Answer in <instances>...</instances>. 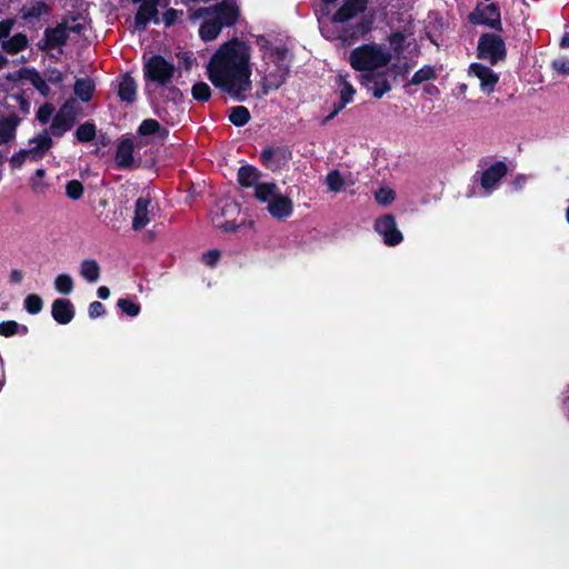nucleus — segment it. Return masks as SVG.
<instances>
[{"label": "nucleus", "instance_id": "16", "mask_svg": "<svg viewBox=\"0 0 569 569\" xmlns=\"http://www.w3.org/2000/svg\"><path fill=\"white\" fill-rule=\"evenodd\" d=\"M325 183L329 191L338 193L345 191L348 187L356 183V178L351 172H341L339 170H331L325 178Z\"/></svg>", "mask_w": 569, "mask_h": 569}, {"label": "nucleus", "instance_id": "3", "mask_svg": "<svg viewBox=\"0 0 569 569\" xmlns=\"http://www.w3.org/2000/svg\"><path fill=\"white\" fill-rule=\"evenodd\" d=\"M367 3L368 0H346L332 17L320 21L321 33L330 40L339 39L343 43L353 42L359 36L370 30L371 22L362 19L352 30L347 28V22L363 12Z\"/></svg>", "mask_w": 569, "mask_h": 569}, {"label": "nucleus", "instance_id": "12", "mask_svg": "<svg viewBox=\"0 0 569 569\" xmlns=\"http://www.w3.org/2000/svg\"><path fill=\"white\" fill-rule=\"evenodd\" d=\"M375 229L382 237L387 246H397L403 239L401 231L398 229L396 219L391 214H385L378 218L375 223Z\"/></svg>", "mask_w": 569, "mask_h": 569}, {"label": "nucleus", "instance_id": "11", "mask_svg": "<svg viewBox=\"0 0 569 569\" xmlns=\"http://www.w3.org/2000/svg\"><path fill=\"white\" fill-rule=\"evenodd\" d=\"M360 82L377 99L391 90V83L385 71L361 73Z\"/></svg>", "mask_w": 569, "mask_h": 569}, {"label": "nucleus", "instance_id": "38", "mask_svg": "<svg viewBox=\"0 0 569 569\" xmlns=\"http://www.w3.org/2000/svg\"><path fill=\"white\" fill-rule=\"evenodd\" d=\"M395 191L390 188L383 187L376 191L375 199L381 206H388L395 200Z\"/></svg>", "mask_w": 569, "mask_h": 569}, {"label": "nucleus", "instance_id": "4", "mask_svg": "<svg viewBox=\"0 0 569 569\" xmlns=\"http://www.w3.org/2000/svg\"><path fill=\"white\" fill-rule=\"evenodd\" d=\"M391 60V49L376 42L361 44L355 48L349 56L350 66L361 73L382 71Z\"/></svg>", "mask_w": 569, "mask_h": 569}, {"label": "nucleus", "instance_id": "64", "mask_svg": "<svg viewBox=\"0 0 569 569\" xmlns=\"http://www.w3.org/2000/svg\"><path fill=\"white\" fill-rule=\"evenodd\" d=\"M466 88H467V87L463 84V86L461 87V90H462V91H466Z\"/></svg>", "mask_w": 569, "mask_h": 569}, {"label": "nucleus", "instance_id": "24", "mask_svg": "<svg viewBox=\"0 0 569 569\" xmlns=\"http://www.w3.org/2000/svg\"><path fill=\"white\" fill-rule=\"evenodd\" d=\"M260 172L251 166L241 167L238 170V181L244 188L257 187L260 184Z\"/></svg>", "mask_w": 569, "mask_h": 569}, {"label": "nucleus", "instance_id": "59", "mask_svg": "<svg viewBox=\"0 0 569 569\" xmlns=\"http://www.w3.org/2000/svg\"><path fill=\"white\" fill-rule=\"evenodd\" d=\"M560 44L562 48H569V32L562 36Z\"/></svg>", "mask_w": 569, "mask_h": 569}, {"label": "nucleus", "instance_id": "20", "mask_svg": "<svg viewBox=\"0 0 569 569\" xmlns=\"http://www.w3.org/2000/svg\"><path fill=\"white\" fill-rule=\"evenodd\" d=\"M199 20H202L199 28V34L204 41L216 39L223 27L213 14H203Z\"/></svg>", "mask_w": 569, "mask_h": 569}, {"label": "nucleus", "instance_id": "55", "mask_svg": "<svg viewBox=\"0 0 569 569\" xmlns=\"http://www.w3.org/2000/svg\"><path fill=\"white\" fill-rule=\"evenodd\" d=\"M64 79L63 73L59 70H50L48 72V81L52 83L61 82Z\"/></svg>", "mask_w": 569, "mask_h": 569}, {"label": "nucleus", "instance_id": "13", "mask_svg": "<svg viewBox=\"0 0 569 569\" xmlns=\"http://www.w3.org/2000/svg\"><path fill=\"white\" fill-rule=\"evenodd\" d=\"M291 159V152L287 147H269L261 152L262 163L272 171L283 169Z\"/></svg>", "mask_w": 569, "mask_h": 569}, {"label": "nucleus", "instance_id": "49", "mask_svg": "<svg viewBox=\"0 0 569 569\" xmlns=\"http://www.w3.org/2000/svg\"><path fill=\"white\" fill-rule=\"evenodd\" d=\"M27 159H30V154L28 152L27 149L24 150H21L20 152L13 154L10 159V163L14 167H21L22 163L27 160Z\"/></svg>", "mask_w": 569, "mask_h": 569}, {"label": "nucleus", "instance_id": "33", "mask_svg": "<svg viewBox=\"0 0 569 569\" xmlns=\"http://www.w3.org/2000/svg\"><path fill=\"white\" fill-rule=\"evenodd\" d=\"M229 120L237 127L244 126L250 120V112L246 107H233L230 110Z\"/></svg>", "mask_w": 569, "mask_h": 569}, {"label": "nucleus", "instance_id": "36", "mask_svg": "<svg viewBox=\"0 0 569 569\" xmlns=\"http://www.w3.org/2000/svg\"><path fill=\"white\" fill-rule=\"evenodd\" d=\"M435 78V70L429 66H425L419 69L413 77L411 78V84H420L423 81L430 80Z\"/></svg>", "mask_w": 569, "mask_h": 569}, {"label": "nucleus", "instance_id": "53", "mask_svg": "<svg viewBox=\"0 0 569 569\" xmlns=\"http://www.w3.org/2000/svg\"><path fill=\"white\" fill-rule=\"evenodd\" d=\"M13 20H4L0 22V40L7 38L13 28Z\"/></svg>", "mask_w": 569, "mask_h": 569}, {"label": "nucleus", "instance_id": "2", "mask_svg": "<svg viewBox=\"0 0 569 569\" xmlns=\"http://www.w3.org/2000/svg\"><path fill=\"white\" fill-rule=\"evenodd\" d=\"M261 62L257 64L256 72L260 77L262 93L267 94L270 90H278L286 82L291 62L289 50L281 46L270 42L263 37L257 39Z\"/></svg>", "mask_w": 569, "mask_h": 569}, {"label": "nucleus", "instance_id": "25", "mask_svg": "<svg viewBox=\"0 0 569 569\" xmlns=\"http://www.w3.org/2000/svg\"><path fill=\"white\" fill-rule=\"evenodd\" d=\"M138 133L143 137L154 136L158 138H164L168 132L157 120L146 119L140 123Z\"/></svg>", "mask_w": 569, "mask_h": 569}, {"label": "nucleus", "instance_id": "51", "mask_svg": "<svg viewBox=\"0 0 569 569\" xmlns=\"http://www.w3.org/2000/svg\"><path fill=\"white\" fill-rule=\"evenodd\" d=\"M390 46L393 51L398 52L400 50L401 43L405 40V37L400 32H396L390 36Z\"/></svg>", "mask_w": 569, "mask_h": 569}, {"label": "nucleus", "instance_id": "17", "mask_svg": "<svg viewBox=\"0 0 569 569\" xmlns=\"http://www.w3.org/2000/svg\"><path fill=\"white\" fill-rule=\"evenodd\" d=\"M52 146V139L47 131L38 134L29 141L27 148L30 159L37 161L41 159Z\"/></svg>", "mask_w": 569, "mask_h": 569}, {"label": "nucleus", "instance_id": "58", "mask_svg": "<svg viewBox=\"0 0 569 569\" xmlns=\"http://www.w3.org/2000/svg\"><path fill=\"white\" fill-rule=\"evenodd\" d=\"M217 227L226 231H232L236 229V226L232 222L218 223Z\"/></svg>", "mask_w": 569, "mask_h": 569}, {"label": "nucleus", "instance_id": "61", "mask_svg": "<svg viewBox=\"0 0 569 569\" xmlns=\"http://www.w3.org/2000/svg\"><path fill=\"white\" fill-rule=\"evenodd\" d=\"M566 218H567V221L569 222V208L567 209Z\"/></svg>", "mask_w": 569, "mask_h": 569}, {"label": "nucleus", "instance_id": "34", "mask_svg": "<svg viewBox=\"0 0 569 569\" xmlns=\"http://www.w3.org/2000/svg\"><path fill=\"white\" fill-rule=\"evenodd\" d=\"M61 24L66 29L67 33H69V32L81 33L87 27V20L81 17L80 18H71V19L64 20Z\"/></svg>", "mask_w": 569, "mask_h": 569}, {"label": "nucleus", "instance_id": "7", "mask_svg": "<svg viewBox=\"0 0 569 569\" xmlns=\"http://www.w3.org/2000/svg\"><path fill=\"white\" fill-rule=\"evenodd\" d=\"M144 76L158 86H168L173 78L176 68L160 56L151 57L144 64Z\"/></svg>", "mask_w": 569, "mask_h": 569}, {"label": "nucleus", "instance_id": "26", "mask_svg": "<svg viewBox=\"0 0 569 569\" xmlns=\"http://www.w3.org/2000/svg\"><path fill=\"white\" fill-rule=\"evenodd\" d=\"M19 118L11 114L0 121V142L6 143L14 137L16 129L19 124Z\"/></svg>", "mask_w": 569, "mask_h": 569}, {"label": "nucleus", "instance_id": "48", "mask_svg": "<svg viewBox=\"0 0 569 569\" xmlns=\"http://www.w3.org/2000/svg\"><path fill=\"white\" fill-rule=\"evenodd\" d=\"M44 177V170L38 169L31 179L32 189L40 192L43 191L42 179Z\"/></svg>", "mask_w": 569, "mask_h": 569}, {"label": "nucleus", "instance_id": "6", "mask_svg": "<svg viewBox=\"0 0 569 569\" xmlns=\"http://www.w3.org/2000/svg\"><path fill=\"white\" fill-rule=\"evenodd\" d=\"M203 14H213L223 27L232 26L239 18V6L236 0H224L214 8H199L190 10L189 18L197 22Z\"/></svg>", "mask_w": 569, "mask_h": 569}, {"label": "nucleus", "instance_id": "18", "mask_svg": "<svg viewBox=\"0 0 569 569\" xmlns=\"http://www.w3.org/2000/svg\"><path fill=\"white\" fill-rule=\"evenodd\" d=\"M150 203L149 198L140 197L137 199L132 219V228L134 230H141L150 222Z\"/></svg>", "mask_w": 569, "mask_h": 569}, {"label": "nucleus", "instance_id": "45", "mask_svg": "<svg viewBox=\"0 0 569 569\" xmlns=\"http://www.w3.org/2000/svg\"><path fill=\"white\" fill-rule=\"evenodd\" d=\"M552 67L558 73H560L562 76L569 74V59L568 58H558V59L553 60Z\"/></svg>", "mask_w": 569, "mask_h": 569}, {"label": "nucleus", "instance_id": "40", "mask_svg": "<svg viewBox=\"0 0 569 569\" xmlns=\"http://www.w3.org/2000/svg\"><path fill=\"white\" fill-rule=\"evenodd\" d=\"M118 307L122 312L130 317H136L140 312V306L129 299H120L118 301Z\"/></svg>", "mask_w": 569, "mask_h": 569}, {"label": "nucleus", "instance_id": "54", "mask_svg": "<svg viewBox=\"0 0 569 569\" xmlns=\"http://www.w3.org/2000/svg\"><path fill=\"white\" fill-rule=\"evenodd\" d=\"M219 257H220L219 251L211 250L203 254V261L206 264L212 267L218 261Z\"/></svg>", "mask_w": 569, "mask_h": 569}, {"label": "nucleus", "instance_id": "22", "mask_svg": "<svg viewBox=\"0 0 569 569\" xmlns=\"http://www.w3.org/2000/svg\"><path fill=\"white\" fill-rule=\"evenodd\" d=\"M507 173V167L502 162H498L488 168L481 177V186L490 191L492 190L498 181Z\"/></svg>", "mask_w": 569, "mask_h": 569}, {"label": "nucleus", "instance_id": "31", "mask_svg": "<svg viewBox=\"0 0 569 569\" xmlns=\"http://www.w3.org/2000/svg\"><path fill=\"white\" fill-rule=\"evenodd\" d=\"M93 89H94L93 82L87 78L78 79L74 84V93L82 101H89L91 99Z\"/></svg>", "mask_w": 569, "mask_h": 569}, {"label": "nucleus", "instance_id": "37", "mask_svg": "<svg viewBox=\"0 0 569 569\" xmlns=\"http://www.w3.org/2000/svg\"><path fill=\"white\" fill-rule=\"evenodd\" d=\"M192 97L199 101H207L211 96V89L206 82H198L192 87Z\"/></svg>", "mask_w": 569, "mask_h": 569}, {"label": "nucleus", "instance_id": "44", "mask_svg": "<svg viewBox=\"0 0 569 569\" xmlns=\"http://www.w3.org/2000/svg\"><path fill=\"white\" fill-rule=\"evenodd\" d=\"M53 112H54V107L51 103H46L39 108V110L37 112V119L42 124H46L52 117Z\"/></svg>", "mask_w": 569, "mask_h": 569}, {"label": "nucleus", "instance_id": "1", "mask_svg": "<svg viewBox=\"0 0 569 569\" xmlns=\"http://www.w3.org/2000/svg\"><path fill=\"white\" fill-rule=\"evenodd\" d=\"M250 60L251 47L232 39L221 44L210 58L208 77L217 88L242 101L252 86Z\"/></svg>", "mask_w": 569, "mask_h": 569}, {"label": "nucleus", "instance_id": "46", "mask_svg": "<svg viewBox=\"0 0 569 569\" xmlns=\"http://www.w3.org/2000/svg\"><path fill=\"white\" fill-rule=\"evenodd\" d=\"M10 99L16 102V104H11V107L18 106L19 109L21 110V112H23L24 114L29 113V111H30V103L22 96H20V94H12V96H10Z\"/></svg>", "mask_w": 569, "mask_h": 569}, {"label": "nucleus", "instance_id": "56", "mask_svg": "<svg viewBox=\"0 0 569 569\" xmlns=\"http://www.w3.org/2000/svg\"><path fill=\"white\" fill-rule=\"evenodd\" d=\"M46 10V7L41 3H38L37 7H33L31 11H28L24 13L26 17H31V16H41L42 11Z\"/></svg>", "mask_w": 569, "mask_h": 569}, {"label": "nucleus", "instance_id": "39", "mask_svg": "<svg viewBox=\"0 0 569 569\" xmlns=\"http://www.w3.org/2000/svg\"><path fill=\"white\" fill-rule=\"evenodd\" d=\"M42 307V299L38 295H29L24 299V308L29 313L36 315L41 311Z\"/></svg>", "mask_w": 569, "mask_h": 569}, {"label": "nucleus", "instance_id": "27", "mask_svg": "<svg viewBox=\"0 0 569 569\" xmlns=\"http://www.w3.org/2000/svg\"><path fill=\"white\" fill-rule=\"evenodd\" d=\"M480 22L487 24L490 28H500V12L497 6L488 4L480 12Z\"/></svg>", "mask_w": 569, "mask_h": 569}, {"label": "nucleus", "instance_id": "14", "mask_svg": "<svg viewBox=\"0 0 569 569\" xmlns=\"http://www.w3.org/2000/svg\"><path fill=\"white\" fill-rule=\"evenodd\" d=\"M349 74L339 73L337 77V86L339 90L340 102L333 109V111L326 118V121L333 119L348 103L353 100L356 89L349 81Z\"/></svg>", "mask_w": 569, "mask_h": 569}, {"label": "nucleus", "instance_id": "28", "mask_svg": "<svg viewBox=\"0 0 569 569\" xmlns=\"http://www.w3.org/2000/svg\"><path fill=\"white\" fill-rule=\"evenodd\" d=\"M137 94V83L130 76L122 77L119 83V97L123 101L132 102Z\"/></svg>", "mask_w": 569, "mask_h": 569}, {"label": "nucleus", "instance_id": "9", "mask_svg": "<svg viewBox=\"0 0 569 569\" xmlns=\"http://www.w3.org/2000/svg\"><path fill=\"white\" fill-rule=\"evenodd\" d=\"M468 77L478 81L479 89L485 94H491L499 82V74L491 68L479 62L470 64L468 69Z\"/></svg>", "mask_w": 569, "mask_h": 569}, {"label": "nucleus", "instance_id": "21", "mask_svg": "<svg viewBox=\"0 0 569 569\" xmlns=\"http://www.w3.org/2000/svg\"><path fill=\"white\" fill-rule=\"evenodd\" d=\"M79 274L86 282L97 283L101 276V267L94 259H83L79 263Z\"/></svg>", "mask_w": 569, "mask_h": 569}, {"label": "nucleus", "instance_id": "41", "mask_svg": "<svg viewBox=\"0 0 569 569\" xmlns=\"http://www.w3.org/2000/svg\"><path fill=\"white\" fill-rule=\"evenodd\" d=\"M20 325L16 321H2L0 322V336L12 337L19 332Z\"/></svg>", "mask_w": 569, "mask_h": 569}, {"label": "nucleus", "instance_id": "19", "mask_svg": "<svg viewBox=\"0 0 569 569\" xmlns=\"http://www.w3.org/2000/svg\"><path fill=\"white\" fill-rule=\"evenodd\" d=\"M51 313L57 322L67 325L74 317L73 305L67 299H57L52 302Z\"/></svg>", "mask_w": 569, "mask_h": 569}, {"label": "nucleus", "instance_id": "63", "mask_svg": "<svg viewBox=\"0 0 569 569\" xmlns=\"http://www.w3.org/2000/svg\"><path fill=\"white\" fill-rule=\"evenodd\" d=\"M230 207H232V209H237L236 206L233 203H229Z\"/></svg>", "mask_w": 569, "mask_h": 569}, {"label": "nucleus", "instance_id": "50", "mask_svg": "<svg viewBox=\"0 0 569 569\" xmlns=\"http://www.w3.org/2000/svg\"><path fill=\"white\" fill-rule=\"evenodd\" d=\"M104 311L106 310H104L103 305L99 301H94V302L90 303L88 313H89L90 318L94 319V318L102 316L104 313Z\"/></svg>", "mask_w": 569, "mask_h": 569}, {"label": "nucleus", "instance_id": "35", "mask_svg": "<svg viewBox=\"0 0 569 569\" xmlns=\"http://www.w3.org/2000/svg\"><path fill=\"white\" fill-rule=\"evenodd\" d=\"M94 134L96 128L92 123H83L76 131L77 139L81 142L91 141Z\"/></svg>", "mask_w": 569, "mask_h": 569}, {"label": "nucleus", "instance_id": "10", "mask_svg": "<svg viewBox=\"0 0 569 569\" xmlns=\"http://www.w3.org/2000/svg\"><path fill=\"white\" fill-rule=\"evenodd\" d=\"M479 57L488 59L492 64L505 57L503 41L495 34H486L480 38L478 44Z\"/></svg>", "mask_w": 569, "mask_h": 569}, {"label": "nucleus", "instance_id": "29", "mask_svg": "<svg viewBox=\"0 0 569 569\" xmlns=\"http://www.w3.org/2000/svg\"><path fill=\"white\" fill-rule=\"evenodd\" d=\"M68 33L63 26L60 23L57 28L46 32V46L50 49L60 47L66 42Z\"/></svg>", "mask_w": 569, "mask_h": 569}, {"label": "nucleus", "instance_id": "42", "mask_svg": "<svg viewBox=\"0 0 569 569\" xmlns=\"http://www.w3.org/2000/svg\"><path fill=\"white\" fill-rule=\"evenodd\" d=\"M66 191H67V196H68L70 199L77 200V199H79V198L82 196V193H83V187H82V183H81V182H79L78 180H72V181H70V182L67 184Z\"/></svg>", "mask_w": 569, "mask_h": 569}, {"label": "nucleus", "instance_id": "62", "mask_svg": "<svg viewBox=\"0 0 569 569\" xmlns=\"http://www.w3.org/2000/svg\"><path fill=\"white\" fill-rule=\"evenodd\" d=\"M323 1L327 3H331V2H335L336 0H323Z\"/></svg>", "mask_w": 569, "mask_h": 569}, {"label": "nucleus", "instance_id": "30", "mask_svg": "<svg viewBox=\"0 0 569 569\" xmlns=\"http://www.w3.org/2000/svg\"><path fill=\"white\" fill-rule=\"evenodd\" d=\"M28 44V39L22 33H17L9 40L2 42V48L10 54L18 53L23 50Z\"/></svg>", "mask_w": 569, "mask_h": 569}, {"label": "nucleus", "instance_id": "32", "mask_svg": "<svg viewBox=\"0 0 569 569\" xmlns=\"http://www.w3.org/2000/svg\"><path fill=\"white\" fill-rule=\"evenodd\" d=\"M54 289L62 295H70L73 291V279L68 273H60L54 278Z\"/></svg>", "mask_w": 569, "mask_h": 569}, {"label": "nucleus", "instance_id": "15", "mask_svg": "<svg viewBox=\"0 0 569 569\" xmlns=\"http://www.w3.org/2000/svg\"><path fill=\"white\" fill-rule=\"evenodd\" d=\"M133 1L140 3L139 9L136 14V28L144 29L146 26L152 20H154V22H158L157 7L160 4V0H133Z\"/></svg>", "mask_w": 569, "mask_h": 569}, {"label": "nucleus", "instance_id": "57", "mask_svg": "<svg viewBox=\"0 0 569 569\" xmlns=\"http://www.w3.org/2000/svg\"><path fill=\"white\" fill-rule=\"evenodd\" d=\"M97 293H98V297L103 300L108 299L110 297V290L106 286L99 287Z\"/></svg>", "mask_w": 569, "mask_h": 569}, {"label": "nucleus", "instance_id": "5", "mask_svg": "<svg viewBox=\"0 0 569 569\" xmlns=\"http://www.w3.org/2000/svg\"><path fill=\"white\" fill-rule=\"evenodd\" d=\"M254 197L267 203V211L278 220L289 218L293 212V201L283 194L273 182H261L256 187Z\"/></svg>", "mask_w": 569, "mask_h": 569}, {"label": "nucleus", "instance_id": "43", "mask_svg": "<svg viewBox=\"0 0 569 569\" xmlns=\"http://www.w3.org/2000/svg\"><path fill=\"white\" fill-rule=\"evenodd\" d=\"M30 81L42 96L49 94L50 88L47 81L42 79L38 73H32L30 77Z\"/></svg>", "mask_w": 569, "mask_h": 569}, {"label": "nucleus", "instance_id": "47", "mask_svg": "<svg viewBox=\"0 0 569 569\" xmlns=\"http://www.w3.org/2000/svg\"><path fill=\"white\" fill-rule=\"evenodd\" d=\"M181 16H182V11H178L176 9H169L163 14V22L168 27L172 26L173 23H176L179 20V18Z\"/></svg>", "mask_w": 569, "mask_h": 569}, {"label": "nucleus", "instance_id": "60", "mask_svg": "<svg viewBox=\"0 0 569 569\" xmlns=\"http://www.w3.org/2000/svg\"><path fill=\"white\" fill-rule=\"evenodd\" d=\"M8 63V59L0 54V69L4 68Z\"/></svg>", "mask_w": 569, "mask_h": 569}, {"label": "nucleus", "instance_id": "52", "mask_svg": "<svg viewBox=\"0 0 569 569\" xmlns=\"http://www.w3.org/2000/svg\"><path fill=\"white\" fill-rule=\"evenodd\" d=\"M24 272L20 269H12L9 273V282L11 284H20L23 281Z\"/></svg>", "mask_w": 569, "mask_h": 569}, {"label": "nucleus", "instance_id": "23", "mask_svg": "<svg viewBox=\"0 0 569 569\" xmlns=\"http://www.w3.org/2000/svg\"><path fill=\"white\" fill-rule=\"evenodd\" d=\"M133 142L129 139L122 140L117 149L116 162L120 168H128L133 163Z\"/></svg>", "mask_w": 569, "mask_h": 569}, {"label": "nucleus", "instance_id": "8", "mask_svg": "<svg viewBox=\"0 0 569 569\" xmlns=\"http://www.w3.org/2000/svg\"><path fill=\"white\" fill-rule=\"evenodd\" d=\"M79 107L76 100L67 101L54 116L51 130L56 136H62L74 123L79 113Z\"/></svg>", "mask_w": 569, "mask_h": 569}]
</instances>
